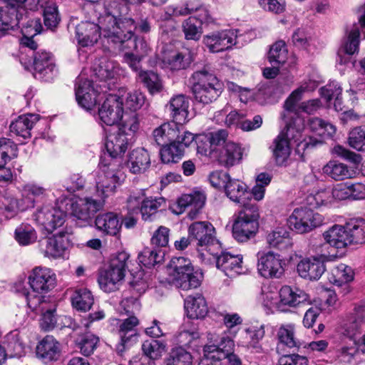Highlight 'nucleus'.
Returning <instances> with one entry per match:
<instances>
[{"instance_id":"f257e3e1","label":"nucleus","mask_w":365,"mask_h":365,"mask_svg":"<svg viewBox=\"0 0 365 365\" xmlns=\"http://www.w3.org/2000/svg\"><path fill=\"white\" fill-rule=\"evenodd\" d=\"M326 243L336 249H344L349 245L365 244V221L354 220L344 225H334L324 232Z\"/></svg>"},{"instance_id":"f03ea898","label":"nucleus","mask_w":365,"mask_h":365,"mask_svg":"<svg viewBox=\"0 0 365 365\" xmlns=\"http://www.w3.org/2000/svg\"><path fill=\"white\" fill-rule=\"evenodd\" d=\"M191 80L195 100L204 105L215 101L223 91V83L206 67L194 72Z\"/></svg>"},{"instance_id":"7ed1b4c3","label":"nucleus","mask_w":365,"mask_h":365,"mask_svg":"<svg viewBox=\"0 0 365 365\" xmlns=\"http://www.w3.org/2000/svg\"><path fill=\"white\" fill-rule=\"evenodd\" d=\"M107 160L106 157L101 159L100 169L96 178V192L103 202L115 192L116 188L124 180V175L120 169L121 161Z\"/></svg>"},{"instance_id":"20e7f679","label":"nucleus","mask_w":365,"mask_h":365,"mask_svg":"<svg viewBox=\"0 0 365 365\" xmlns=\"http://www.w3.org/2000/svg\"><path fill=\"white\" fill-rule=\"evenodd\" d=\"M106 21L111 26H106L104 31L106 32V36L114 43H119L120 48L124 49L130 48L131 46L134 48V55L139 58H144L148 54L150 48L144 38H140L132 40L133 36L130 30L125 33L122 30V26L117 24V19L113 16H108Z\"/></svg>"},{"instance_id":"39448f33","label":"nucleus","mask_w":365,"mask_h":365,"mask_svg":"<svg viewBox=\"0 0 365 365\" xmlns=\"http://www.w3.org/2000/svg\"><path fill=\"white\" fill-rule=\"evenodd\" d=\"M128 259V253L119 252L110 259L108 268L99 272L98 282L101 289L112 292L120 288L125 277Z\"/></svg>"},{"instance_id":"423d86ee","label":"nucleus","mask_w":365,"mask_h":365,"mask_svg":"<svg viewBox=\"0 0 365 365\" xmlns=\"http://www.w3.org/2000/svg\"><path fill=\"white\" fill-rule=\"evenodd\" d=\"M188 234L197 246L206 247V252L210 255H217L220 250L221 244L215 237L213 225L205 221L192 223L188 227Z\"/></svg>"},{"instance_id":"0eeeda50","label":"nucleus","mask_w":365,"mask_h":365,"mask_svg":"<svg viewBox=\"0 0 365 365\" xmlns=\"http://www.w3.org/2000/svg\"><path fill=\"white\" fill-rule=\"evenodd\" d=\"M26 0H0V24L7 31L20 26L29 17L24 3Z\"/></svg>"},{"instance_id":"6e6552de","label":"nucleus","mask_w":365,"mask_h":365,"mask_svg":"<svg viewBox=\"0 0 365 365\" xmlns=\"http://www.w3.org/2000/svg\"><path fill=\"white\" fill-rule=\"evenodd\" d=\"M322 222L323 217L321 215L305 207L295 208L287 219L289 228L299 234L309 232Z\"/></svg>"},{"instance_id":"1a4fd4ad","label":"nucleus","mask_w":365,"mask_h":365,"mask_svg":"<svg viewBox=\"0 0 365 365\" xmlns=\"http://www.w3.org/2000/svg\"><path fill=\"white\" fill-rule=\"evenodd\" d=\"M299 129H295L291 123L287 124L285 129L277 136L271 147L277 165H285L291 153L290 143L292 140H299Z\"/></svg>"},{"instance_id":"9d476101","label":"nucleus","mask_w":365,"mask_h":365,"mask_svg":"<svg viewBox=\"0 0 365 365\" xmlns=\"http://www.w3.org/2000/svg\"><path fill=\"white\" fill-rule=\"evenodd\" d=\"M103 201L91 197L81 198L72 204V216L79 227H86L91 224L93 215L103 206Z\"/></svg>"},{"instance_id":"9b49d317","label":"nucleus","mask_w":365,"mask_h":365,"mask_svg":"<svg viewBox=\"0 0 365 365\" xmlns=\"http://www.w3.org/2000/svg\"><path fill=\"white\" fill-rule=\"evenodd\" d=\"M281 256L269 251L258 254L257 270L264 278H279L284 272Z\"/></svg>"},{"instance_id":"f8f14e48","label":"nucleus","mask_w":365,"mask_h":365,"mask_svg":"<svg viewBox=\"0 0 365 365\" xmlns=\"http://www.w3.org/2000/svg\"><path fill=\"white\" fill-rule=\"evenodd\" d=\"M235 344L230 338H222L219 344L205 345L203 349L204 355L209 359H217L222 361L227 359L229 365H242L240 358L233 353Z\"/></svg>"},{"instance_id":"ddd939ff","label":"nucleus","mask_w":365,"mask_h":365,"mask_svg":"<svg viewBox=\"0 0 365 365\" xmlns=\"http://www.w3.org/2000/svg\"><path fill=\"white\" fill-rule=\"evenodd\" d=\"M26 297L29 307L33 311L41 313V327L45 331L53 329L57 322V317L55 314L56 309L54 307H46L43 296L32 295L30 293H27Z\"/></svg>"},{"instance_id":"4468645a","label":"nucleus","mask_w":365,"mask_h":365,"mask_svg":"<svg viewBox=\"0 0 365 365\" xmlns=\"http://www.w3.org/2000/svg\"><path fill=\"white\" fill-rule=\"evenodd\" d=\"M242 148L232 141H228L224 146L217 148L216 151L211 153V157L215 162L225 168L239 165L242 162Z\"/></svg>"},{"instance_id":"2eb2a0df","label":"nucleus","mask_w":365,"mask_h":365,"mask_svg":"<svg viewBox=\"0 0 365 365\" xmlns=\"http://www.w3.org/2000/svg\"><path fill=\"white\" fill-rule=\"evenodd\" d=\"M123 101L115 95H110L98 110V115L102 122L107 125L118 123L123 118Z\"/></svg>"},{"instance_id":"dca6fc26","label":"nucleus","mask_w":365,"mask_h":365,"mask_svg":"<svg viewBox=\"0 0 365 365\" xmlns=\"http://www.w3.org/2000/svg\"><path fill=\"white\" fill-rule=\"evenodd\" d=\"M237 36L233 31H215L203 37V43L212 53H219L230 48L236 43Z\"/></svg>"},{"instance_id":"f3484780","label":"nucleus","mask_w":365,"mask_h":365,"mask_svg":"<svg viewBox=\"0 0 365 365\" xmlns=\"http://www.w3.org/2000/svg\"><path fill=\"white\" fill-rule=\"evenodd\" d=\"M29 282L34 292L46 293L54 287L56 277L50 269L38 267L29 275Z\"/></svg>"},{"instance_id":"a211bd4d","label":"nucleus","mask_w":365,"mask_h":365,"mask_svg":"<svg viewBox=\"0 0 365 365\" xmlns=\"http://www.w3.org/2000/svg\"><path fill=\"white\" fill-rule=\"evenodd\" d=\"M66 214L59 208L45 206L35 214V220L48 232H53L65 222Z\"/></svg>"},{"instance_id":"6ab92c4d","label":"nucleus","mask_w":365,"mask_h":365,"mask_svg":"<svg viewBox=\"0 0 365 365\" xmlns=\"http://www.w3.org/2000/svg\"><path fill=\"white\" fill-rule=\"evenodd\" d=\"M138 324L139 320L134 316L120 321L118 333L120 341L115 347V350L119 354H121L127 346L137 340L138 334L136 327Z\"/></svg>"},{"instance_id":"aec40b11","label":"nucleus","mask_w":365,"mask_h":365,"mask_svg":"<svg viewBox=\"0 0 365 365\" xmlns=\"http://www.w3.org/2000/svg\"><path fill=\"white\" fill-rule=\"evenodd\" d=\"M67 232H60L51 237L39 242L41 252L46 257L57 258L61 257L68 245Z\"/></svg>"},{"instance_id":"412c9836","label":"nucleus","mask_w":365,"mask_h":365,"mask_svg":"<svg viewBox=\"0 0 365 365\" xmlns=\"http://www.w3.org/2000/svg\"><path fill=\"white\" fill-rule=\"evenodd\" d=\"M215 262L216 267L221 269L225 275L234 277L241 274L242 270V257L240 255H232L229 252H222V247L217 255H211Z\"/></svg>"},{"instance_id":"4be33fe9","label":"nucleus","mask_w":365,"mask_h":365,"mask_svg":"<svg viewBox=\"0 0 365 365\" xmlns=\"http://www.w3.org/2000/svg\"><path fill=\"white\" fill-rule=\"evenodd\" d=\"M131 142L130 137L124 135L118 130L116 133L110 135L106 143L107 153H105L101 158L106 157L108 161L113 160L122 162L121 156L125 153Z\"/></svg>"},{"instance_id":"5701e85b","label":"nucleus","mask_w":365,"mask_h":365,"mask_svg":"<svg viewBox=\"0 0 365 365\" xmlns=\"http://www.w3.org/2000/svg\"><path fill=\"white\" fill-rule=\"evenodd\" d=\"M75 91L76 101L81 107L88 110L96 106L97 91L91 81L78 79Z\"/></svg>"},{"instance_id":"b1692460","label":"nucleus","mask_w":365,"mask_h":365,"mask_svg":"<svg viewBox=\"0 0 365 365\" xmlns=\"http://www.w3.org/2000/svg\"><path fill=\"white\" fill-rule=\"evenodd\" d=\"M76 36L79 45L83 47L93 46L101 36L100 26L91 21H83L76 28Z\"/></svg>"},{"instance_id":"393cba45","label":"nucleus","mask_w":365,"mask_h":365,"mask_svg":"<svg viewBox=\"0 0 365 365\" xmlns=\"http://www.w3.org/2000/svg\"><path fill=\"white\" fill-rule=\"evenodd\" d=\"M33 66L35 78H43L50 76L56 69L53 56L44 50H40L34 53Z\"/></svg>"},{"instance_id":"a878e982","label":"nucleus","mask_w":365,"mask_h":365,"mask_svg":"<svg viewBox=\"0 0 365 365\" xmlns=\"http://www.w3.org/2000/svg\"><path fill=\"white\" fill-rule=\"evenodd\" d=\"M60 355L61 344L53 336H46L36 346V356L45 363L57 361Z\"/></svg>"},{"instance_id":"bb28decb","label":"nucleus","mask_w":365,"mask_h":365,"mask_svg":"<svg viewBox=\"0 0 365 365\" xmlns=\"http://www.w3.org/2000/svg\"><path fill=\"white\" fill-rule=\"evenodd\" d=\"M297 269L302 278L317 280L324 272L325 266L323 261L319 258H305L298 263Z\"/></svg>"},{"instance_id":"cd10ccee","label":"nucleus","mask_w":365,"mask_h":365,"mask_svg":"<svg viewBox=\"0 0 365 365\" xmlns=\"http://www.w3.org/2000/svg\"><path fill=\"white\" fill-rule=\"evenodd\" d=\"M360 28L365 29V8L364 14L359 19V22L346 28V38L344 44V49L348 55H353L359 50Z\"/></svg>"},{"instance_id":"c85d7f7f","label":"nucleus","mask_w":365,"mask_h":365,"mask_svg":"<svg viewBox=\"0 0 365 365\" xmlns=\"http://www.w3.org/2000/svg\"><path fill=\"white\" fill-rule=\"evenodd\" d=\"M150 165V155L143 148H137L129 153L128 167L130 173L141 174L149 168Z\"/></svg>"},{"instance_id":"c756f323","label":"nucleus","mask_w":365,"mask_h":365,"mask_svg":"<svg viewBox=\"0 0 365 365\" xmlns=\"http://www.w3.org/2000/svg\"><path fill=\"white\" fill-rule=\"evenodd\" d=\"M280 304L297 307L309 301V295L303 290L290 286H283L279 291Z\"/></svg>"},{"instance_id":"7c9ffc66","label":"nucleus","mask_w":365,"mask_h":365,"mask_svg":"<svg viewBox=\"0 0 365 365\" xmlns=\"http://www.w3.org/2000/svg\"><path fill=\"white\" fill-rule=\"evenodd\" d=\"M184 307L187 316L190 319H202L207 313V306L204 297L197 294L195 296H188L184 302Z\"/></svg>"},{"instance_id":"2f4dec72","label":"nucleus","mask_w":365,"mask_h":365,"mask_svg":"<svg viewBox=\"0 0 365 365\" xmlns=\"http://www.w3.org/2000/svg\"><path fill=\"white\" fill-rule=\"evenodd\" d=\"M279 342L276 350L279 355L289 352L287 349H291L299 346V341L294 336V329L291 325H282L277 331Z\"/></svg>"},{"instance_id":"473e14b6","label":"nucleus","mask_w":365,"mask_h":365,"mask_svg":"<svg viewBox=\"0 0 365 365\" xmlns=\"http://www.w3.org/2000/svg\"><path fill=\"white\" fill-rule=\"evenodd\" d=\"M259 227V222L236 218L232 226V235L238 242H244L253 237Z\"/></svg>"},{"instance_id":"72a5a7b5","label":"nucleus","mask_w":365,"mask_h":365,"mask_svg":"<svg viewBox=\"0 0 365 365\" xmlns=\"http://www.w3.org/2000/svg\"><path fill=\"white\" fill-rule=\"evenodd\" d=\"M38 120V115L28 114L19 116L10 125V130L15 135L22 137L24 139L31 138V130Z\"/></svg>"},{"instance_id":"f704fd0d","label":"nucleus","mask_w":365,"mask_h":365,"mask_svg":"<svg viewBox=\"0 0 365 365\" xmlns=\"http://www.w3.org/2000/svg\"><path fill=\"white\" fill-rule=\"evenodd\" d=\"M365 322V305H356L353 313L349 317L347 322L344 325V334L349 338H353Z\"/></svg>"},{"instance_id":"c9c22d12","label":"nucleus","mask_w":365,"mask_h":365,"mask_svg":"<svg viewBox=\"0 0 365 365\" xmlns=\"http://www.w3.org/2000/svg\"><path fill=\"white\" fill-rule=\"evenodd\" d=\"M95 225L98 230L110 235H117L121 227L118 215L113 212L98 215L96 218Z\"/></svg>"},{"instance_id":"e433bc0d","label":"nucleus","mask_w":365,"mask_h":365,"mask_svg":"<svg viewBox=\"0 0 365 365\" xmlns=\"http://www.w3.org/2000/svg\"><path fill=\"white\" fill-rule=\"evenodd\" d=\"M189 101L182 94L173 97L167 108L171 113L172 117L176 123L182 124L187 117Z\"/></svg>"},{"instance_id":"4c0bfd02","label":"nucleus","mask_w":365,"mask_h":365,"mask_svg":"<svg viewBox=\"0 0 365 365\" xmlns=\"http://www.w3.org/2000/svg\"><path fill=\"white\" fill-rule=\"evenodd\" d=\"M205 195L200 192H195L192 194L182 195L178 200V204L180 208L185 209L190 207L191 209L188 213L190 219H193L205 202Z\"/></svg>"},{"instance_id":"58836bf2","label":"nucleus","mask_w":365,"mask_h":365,"mask_svg":"<svg viewBox=\"0 0 365 365\" xmlns=\"http://www.w3.org/2000/svg\"><path fill=\"white\" fill-rule=\"evenodd\" d=\"M168 267L172 283L175 280L182 283L184 274L190 271H192L194 267L190 259L178 257L172 258Z\"/></svg>"},{"instance_id":"ea45409f","label":"nucleus","mask_w":365,"mask_h":365,"mask_svg":"<svg viewBox=\"0 0 365 365\" xmlns=\"http://www.w3.org/2000/svg\"><path fill=\"white\" fill-rule=\"evenodd\" d=\"M323 172L334 180H344L353 178L356 174L353 169L336 160H331L324 165Z\"/></svg>"},{"instance_id":"a19ab883","label":"nucleus","mask_w":365,"mask_h":365,"mask_svg":"<svg viewBox=\"0 0 365 365\" xmlns=\"http://www.w3.org/2000/svg\"><path fill=\"white\" fill-rule=\"evenodd\" d=\"M224 191L226 195L235 202H242L250 198L247 186L237 179L231 178Z\"/></svg>"},{"instance_id":"79ce46f5","label":"nucleus","mask_w":365,"mask_h":365,"mask_svg":"<svg viewBox=\"0 0 365 365\" xmlns=\"http://www.w3.org/2000/svg\"><path fill=\"white\" fill-rule=\"evenodd\" d=\"M267 242L270 247L284 250L292 247L290 233L284 227H277L267 235Z\"/></svg>"},{"instance_id":"37998d69","label":"nucleus","mask_w":365,"mask_h":365,"mask_svg":"<svg viewBox=\"0 0 365 365\" xmlns=\"http://www.w3.org/2000/svg\"><path fill=\"white\" fill-rule=\"evenodd\" d=\"M167 344L165 341L150 339L145 341L142 344V351L145 355L144 360H156L160 359L166 351Z\"/></svg>"},{"instance_id":"c03bdc74","label":"nucleus","mask_w":365,"mask_h":365,"mask_svg":"<svg viewBox=\"0 0 365 365\" xmlns=\"http://www.w3.org/2000/svg\"><path fill=\"white\" fill-rule=\"evenodd\" d=\"M354 277V272L351 267L345 264H339L332 269L329 280L336 286H342L343 283H349L353 281Z\"/></svg>"},{"instance_id":"a18cd8bd","label":"nucleus","mask_w":365,"mask_h":365,"mask_svg":"<svg viewBox=\"0 0 365 365\" xmlns=\"http://www.w3.org/2000/svg\"><path fill=\"white\" fill-rule=\"evenodd\" d=\"M72 305L78 311L90 310L94 302L92 293L86 288L77 289L71 299Z\"/></svg>"},{"instance_id":"49530a36","label":"nucleus","mask_w":365,"mask_h":365,"mask_svg":"<svg viewBox=\"0 0 365 365\" xmlns=\"http://www.w3.org/2000/svg\"><path fill=\"white\" fill-rule=\"evenodd\" d=\"M305 90V88L301 86L292 91L287 98L284 105L285 113L282 114V118L284 119L287 117V115L291 113L297 116L299 115L301 113V103L299 104V102L302 98V95Z\"/></svg>"},{"instance_id":"de8ad7c7","label":"nucleus","mask_w":365,"mask_h":365,"mask_svg":"<svg viewBox=\"0 0 365 365\" xmlns=\"http://www.w3.org/2000/svg\"><path fill=\"white\" fill-rule=\"evenodd\" d=\"M121 125L118 131L127 137H130L133 140L135 133L139 129L140 123L138 115L135 112L125 113L123 114Z\"/></svg>"},{"instance_id":"09e8293b","label":"nucleus","mask_w":365,"mask_h":365,"mask_svg":"<svg viewBox=\"0 0 365 365\" xmlns=\"http://www.w3.org/2000/svg\"><path fill=\"white\" fill-rule=\"evenodd\" d=\"M175 125L176 123H164L153 130V137L158 145H165L173 140Z\"/></svg>"},{"instance_id":"8fccbe9b","label":"nucleus","mask_w":365,"mask_h":365,"mask_svg":"<svg viewBox=\"0 0 365 365\" xmlns=\"http://www.w3.org/2000/svg\"><path fill=\"white\" fill-rule=\"evenodd\" d=\"M160 158L164 163H176L185 155V151L173 141L163 145L160 149Z\"/></svg>"},{"instance_id":"3c124183","label":"nucleus","mask_w":365,"mask_h":365,"mask_svg":"<svg viewBox=\"0 0 365 365\" xmlns=\"http://www.w3.org/2000/svg\"><path fill=\"white\" fill-rule=\"evenodd\" d=\"M182 29L186 40L197 41L203 33L200 22L193 16L183 21Z\"/></svg>"},{"instance_id":"603ef678","label":"nucleus","mask_w":365,"mask_h":365,"mask_svg":"<svg viewBox=\"0 0 365 365\" xmlns=\"http://www.w3.org/2000/svg\"><path fill=\"white\" fill-rule=\"evenodd\" d=\"M14 237L19 245L26 246L36 242L37 234L31 225L21 224L16 228Z\"/></svg>"},{"instance_id":"864d4df0","label":"nucleus","mask_w":365,"mask_h":365,"mask_svg":"<svg viewBox=\"0 0 365 365\" xmlns=\"http://www.w3.org/2000/svg\"><path fill=\"white\" fill-rule=\"evenodd\" d=\"M202 279V274L195 268H192V271L185 273L183 278L182 279V283L175 280L173 284L178 288L182 290H190L192 289H196L201 284Z\"/></svg>"},{"instance_id":"5fc2aeb1","label":"nucleus","mask_w":365,"mask_h":365,"mask_svg":"<svg viewBox=\"0 0 365 365\" xmlns=\"http://www.w3.org/2000/svg\"><path fill=\"white\" fill-rule=\"evenodd\" d=\"M287 49L282 41H277L269 49L268 59L272 65H283L287 60Z\"/></svg>"},{"instance_id":"6e6d98bb","label":"nucleus","mask_w":365,"mask_h":365,"mask_svg":"<svg viewBox=\"0 0 365 365\" xmlns=\"http://www.w3.org/2000/svg\"><path fill=\"white\" fill-rule=\"evenodd\" d=\"M192 356L182 347L173 349L167 360V365H192Z\"/></svg>"},{"instance_id":"4d7b16f0","label":"nucleus","mask_w":365,"mask_h":365,"mask_svg":"<svg viewBox=\"0 0 365 365\" xmlns=\"http://www.w3.org/2000/svg\"><path fill=\"white\" fill-rule=\"evenodd\" d=\"M138 78L145 85L151 94L158 93L163 89L159 76L153 71H140Z\"/></svg>"},{"instance_id":"13d9d810","label":"nucleus","mask_w":365,"mask_h":365,"mask_svg":"<svg viewBox=\"0 0 365 365\" xmlns=\"http://www.w3.org/2000/svg\"><path fill=\"white\" fill-rule=\"evenodd\" d=\"M164 256L161 250L145 248L138 255L139 262L146 267H152L160 263Z\"/></svg>"},{"instance_id":"bf43d9fd","label":"nucleus","mask_w":365,"mask_h":365,"mask_svg":"<svg viewBox=\"0 0 365 365\" xmlns=\"http://www.w3.org/2000/svg\"><path fill=\"white\" fill-rule=\"evenodd\" d=\"M93 72L96 77L102 81L112 79L117 74L114 63L105 59L93 68Z\"/></svg>"},{"instance_id":"052dcab7","label":"nucleus","mask_w":365,"mask_h":365,"mask_svg":"<svg viewBox=\"0 0 365 365\" xmlns=\"http://www.w3.org/2000/svg\"><path fill=\"white\" fill-rule=\"evenodd\" d=\"M43 15L45 26L50 29L56 28L60 22L58 7L54 2L47 1L43 6Z\"/></svg>"},{"instance_id":"680f3d73","label":"nucleus","mask_w":365,"mask_h":365,"mask_svg":"<svg viewBox=\"0 0 365 365\" xmlns=\"http://www.w3.org/2000/svg\"><path fill=\"white\" fill-rule=\"evenodd\" d=\"M6 356L21 357L25 353L24 344L20 341L19 334L16 333H10L6 336Z\"/></svg>"},{"instance_id":"e2e57ef3","label":"nucleus","mask_w":365,"mask_h":365,"mask_svg":"<svg viewBox=\"0 0 365 365\" xmlns=\"http://www.w3.org/2000/svg\"><path fill=\"white\" fill-rule=\"evenodd\" d=\"M29 17L26 20H22L20 26H17L21 30L23 36H35L40 34L42 25L39 18L31 17V12L28 11Z\"/></svg>"},{"instance_id":"0e129e2a","label":"nucleus","mask_w":365,"mask_h":365,"mask_svg":"<svg viewBox=\"0 0 365 365\" xmlns=\"http://www.w3.org/2000/svg\"><path fill=\"white\" fill-rule=\"evenodd\" d=\"M17 157V146L10 139L0 138V165H6L11 158Z\"/></svg>"},{"instance_id":"69168bd1","label":"nucleus","mask_w":365,"mask_h":365,"mask_svg":"<svg viewBox=\"0 0 365 365\" xmlns=\"http://www.w3.org/2000/svg\"><path fill=\"white\" fill-rule=\"evenodd\" d=\"M98 341V337L91 333H86L76 339V344L84 356L93 353Z\"/></svg>"},{"instance_id":"338daca9","label":"nucleus","mask_w":365,"mask_h":365,"mask_svg":"<svg viewBox=\"0 0 365 365\" xmlns=\"http://www.w3.org/2000/svg\"><path fill=\"white\" fill-rule=\"evenodd\" d=\"M165 203V200L163 197L155 198V199H146L142 202L140 206V213L144 220H148L149 218L155 214L158 209Z\"/></svg>"},{"instance_id":"774afa93","label":"nucleus","mask_w":365,"mask_h":365,"mask_svg":"<svg viewBox=\"0 0 365 365\" xmlns=\"http://www.w3.org/2000/svg\"><path fill=\"white\" fill-rule=\"evenodd\" d=\"M242 205V209L239 211L237 218L258 222L259 218V209L257 204L246 200L240 202Z\"/></svg>"}]
</instances>
